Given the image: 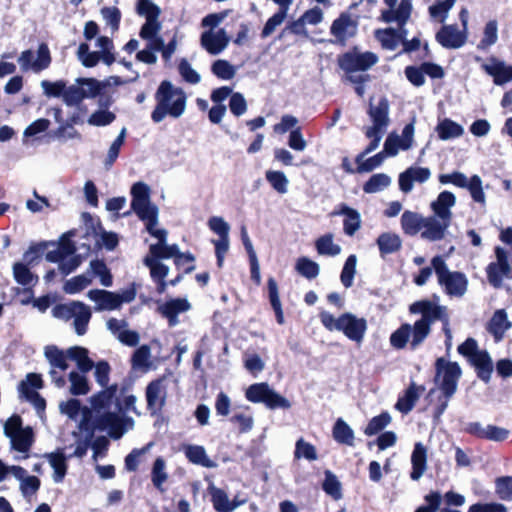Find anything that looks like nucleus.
Returning a JSON list of instances; mask_svg holds the SVG:
<instances>
[{
  "mask_svg": "<svg viewBox=\"0 0 512 512\" xmlns=\"http://www.w3.org/2000/svg\"><path fill=\"white\" fill-rule=\"evenodd\" d=\"M512 326L504 309L496 310L488 323V331L493 335L496 342L503 339L507 330Z\"/></svg>",
  "mask_w": 512,
  "mask_h": 512,
  "instance_id": "72a5a7b5",
  "label": "nucleus"
},
{
  "mask_svg": "<svg viewBox=\"0 0 512 512\" xmlns=\"http://www.w3.org/2000/svg\"><path fill=\"white\" fill-rule=\"evenodd\" d=\"M457 202L456 195L451 191L444 190L438 194L435 200L430 203L432 215L429 218L433 228L437 229L440 239H444L453 220L452 209Z\"/></svg>",
  "mask_w": 512,
  "mask_h": 512,
  "instance_id": "423d86ee",
  "label": "nucleus"
},
{
  "mask_svg": "<svg viewBox=\"0 0 512 512\" xmlns=\"http://www.w3.org/2000/svg\"><path fill=\"white\" fill-rule=\"evenodd\" d=\"M382 256L397 252L402 246V240L399 235L391 232L382 233L377 239Z\"/></svg>",
  "mask_w": 512,
  "mask_h": 512,
  "instance_id": "a19ab883",
  "label": "nucleus"
},
{
  "mask_svg": "<svg viewBox=\"0 0 512 512\" xmlns=\"http://www.w3.org/2000/svg\"><path fill=\"white\" fill-rule=\"evenodd\" d=\"M358 31V22L349 14L342 13L331 25L330 33L336 41L345 45L347 40L354 37Z\"/></svg>",
  "mask_w": 512,
  "mask_h": 512,
  "instance_id": "b1692460",
  "label": "nucleus"
},
{
  "mask_svg": "<svg viewBox=\"0 0 512 512\" xmlns=\"http://www.w3.org/2000/svg\"><path fill=\"white\" fill-rule=\"evenodd\" d=\"M315 247L319 255L335 257L342 251L340 245L334 243V236L331 233L319 237L315 242Z\"/></svg>",
  "mask_w": 512,
  "mask_h": 512,
  "instance_id": "37998d69",
  "label": "nucleus"
},
{
  "mask_svg": "<svg viewBox=\"0 0 512 512\" xmlns=\"http://www.w3.org/2000/svg\"><path fill=\"white\" fill-rule=\"evenodd\" d=\"M212 73L222 80H231L237 73V68L224 59H218L211 66Z\"/></svg>",
  "mask_w": 512,
  "mask_h": 512,
  "instance_id": "680f3d73",
  "label": "nucleus"
},
{
  "mask_svg": "<svg viewBox=\"0 0 512 512\" xmlns=\"http://www.w3.org/2000/svg\"><path fill=\"white\" fill-rule=\"evenodd\" d=\"M157 102L151 113V119L155 123L162 122L166 117L180 118L186 110L187 96L185 92L175 87L170 81H163L155 93Z\"/></svg>",
  "mask_w": 512,
  "mask_h": 512,
  "instance_id": "f257e3e1",
  "label": "nucleus"
},
{
  "mask_svg": "<svg viewBox=\"0 0 512 512\" xmlns=\"http://www.w3.org/2000/svg\"><path fill=\"white\" fill-rule=\"evenodd\" d=\"M191 305L185 298L171 299L159 306V312L168 319L170 326H176L179 323L178 314L190 310Z\"/></svg>",
  "mask_w": 512,
  "mask_h": 512,
  "instance_id": "c756f323",
  "label": "nucleus"
},
{
  "mask_svg": "<svg viewBox=\"0 0 512 512\" xmlns=\"http://www.w3.org/2000/svg\"><path fill=\"white\" fill-rule=\"evenodd\" d=\"M13 275L16 282L22 286L31 287L38 281V277L24 263L20 262L13 265Z\"/></svg>",
  "mask_w": 512,
  "mask_h": 512,
  "instance_id": "6e6d98bb",
  "label": "nucleus"
},
{
  "mask_svg": "<svg viewBox=\"0 0 512 512\" xmlns=\"http://www.w3.org/2000/svg\"><path fill=\"white\" fill-rule=\"evenodd\" d=\"M75 251L76 247L74 243L68 237L63 236L57 248L46 254V259L49 262L56 263L62 257L75 254Z\"/></svg>",
  "mask_w": 512,
  "mask_h": 512,
  "instance_id": "8fccbe9b",
  "label": "nucleus"
},
{
  "mask_svg": "<svg viewBox=\"0 0 512 512\" xmlns=\"http://www.w3.org/2000/svg\"><path fill=\"white\" fill-rule=\"evenodd\" d=\"M70 387L69 392L72 395H86L90 388L88 384V379L83 372L71 371L68 376Z\"/></svg>",
  "mask_w": 512,
  "mask_h": 512,
  "instance_id": "3c124183",
  "label": "nucleus"
},
{
  "mask_svg": "<svg viewBox=\"0 0 512 512\" xmlns=\"http://www.w3.org/2000/svg\"><path fill=\"white\" fill-rule=\"evenodd\" d=\"M498 41V22L497 20H489L483 29V35L479 41L477 48L479 50H487Z\"/></svg>",
  "mask_w": 512,
  "mask_h": 512,
  "instance_id": "09e8293b",
  "label": "nucleus"
},
{
  "mask_svg": "<svg viewBox=\"0 0 512 512\" xmlns=\"http://www.w3.org/2000/svg\"><path fill=\"white\" fill-rule=\"evenodd\" d=\"M117 386L112 385L90 398L91 410L98 414L112 409L121 410V404L116 398Z\"/></svg>",
  "mask_w": 512,
  "mask_h": 512,
  "instance_id": "393cba45",
  "label": "nucleus"
},
{
  "mask_svg": "<svg viewBox=\"0 0 512 512\" xmlns=\"http://www.w3.org/2000/svg\"><path fill=\"white\" fill-rule=\"evenodd\" d=\"M390 184L391 178L387 174L378 173L370 177L364 184L363 190L365 193H377L387 188Z\"/></svg>",
  "mask_w": 512,
  "mask_h": 512,
  "instance_id": "338daca9",
  "label": "nucleus"
},
{
  "mask_svg": "<svg viewBox=\"0 0 512 512\" xmlns=\"http://www.w3.org/2000/svg\"><path fill=\"white\" fill-rule=\"evenodd\" d=\"M495 255L496 261L487 267V277L489 283L498 288L505 278H510L512 269L508 262V252L504 248L496 247Z\"/></svg>",
  "mask_w": 512,
  "mask_h": 512,
  "instance_id": "a211bd4d",
  "label": "nucleus"
},
{
  "mask_svg": "<svg viewBox=\"0 0 512 512\" xmlns=\"http://www.w3.org/2000/svg\"><path fill=\"white\" fill-rule=\"evenodd\" d=\"M66 352L68 359L75 361L81 372L87 373L93 368V361L88 357V350L86 348L73 346L68 348Z\"/></svg>",
  "mask_w": 512,
  "mask_h": 512,
  "instance_id": "4c0bfd02",
  "label": "nucleus"
},
{
  "mask_svg": "<svg viewBox=\"0 0 512 512\" xmlns=\"http://www.w3.org/2000/svg\"><path fill=\"white\" fill-rule=\"evenodd\" d=\"M15 479L19 481V489L24 497L34 495L40 488V480L36 476L28 475L24 468L22 476Z\"/></svg>",
  "mask_w": 512,
  "mask_h": 512,
  "instance_id": "e2e57ef3",
  "label": "nucleus"
},
{
  "mask_svg": "<svg viewBox=\"0 0 512 512\" xmlns=\"http://www.w3.org/2000/svg\"><path fill=\"white\" fill-rule=\"evenodd\" d=\"M208 491L211 496L213 508L217 512H233V507H231V500H229L228 494L223 489H220L214 484H211L208 487Z\"/></svg>",
  "mask_w": 512,
  "mask_h": 512,
  "instance_id": "58836bf2",
  "label": "nucleus"
},
{
  "mask_svg": "<svg viewBox=\"0 0 512 512\" xmlns=\"http://www.w3.org/2000/svg\"><path fill=\"white\" fill-rule=\"evenodd\" d=\"M50 466L53 469L52 479L55 483H61L67 473V457L63 450L58 449L55 452L45 454Z\"/></svg>",
  "mask_w": 512,
  "mask_h": 512,
  "instance_id": "c9c22d12",
  "label": "nucleus"
},
{
  "mask_svg": "<svg viewBox=\"0 0 512 512\" xmlns=\"http://www.w3.org/2000/svg\"><path fill=\"white\" fill-rule=\"evenodd\" d=\"M266 180L270 183L275 191L280 194L288 192L289 180L284 172L268 170L265 173Z\"/></svg>",
  "mask_w": 512,
  "mask_h": 512,
  "instance_id": "69168bd1",
  "label": "nucleus"
},
{
  "mask_svg": "<svg viewBox=\"0 0 512 512\" xmlns=\"http://www.w3.org/2000/svg\"><path fill=\"white\" fill-rule=\"evenodd\" d=\"M413 339V326L403 324L395 330L390 336V344L396 349H403Z\"/></svg>",
  "mask_w": 512,
  "mask_h": 512,
  "instance_id": "49530a36",
  "label": "nucleus"
},
{
  "mask_svg": "<svg viewBox=\"0 0 512 512\" xmlns=\"http://www.w3.org/2000/svg\"><path fill=\"white\" fill-rule=\"evenodd\" d=\"M375 35L383 48L393 51L399 46L403 38L407 36V30L405 28H399L398 30L387 28L377 30Z\"/></svg>",
  "mask_w": 512,
  "mask_h": 512,
  "instance_id": "f704fd0d",
  "label": "nucleus"
},
{
  "mask_svg": "<svg viewBox=\"0 0 512 512\" xmlns=\"http://www.w3.org/2000/svg\"><path fill=\"white\" fill-rule=\"evenodd\" d=\"M141 221L145 223L146 230L156 239L158 242L156 244L150 245L149 252L154 256H165L172 257L178 254V245H168L167 244V235L168 232L165 229L157 228L159 222V211L149 215H146L145 218H139Z\"/></svg>",
  "mask_w": 512,
  "mask_h": 512,
  "instance_id": "f8f14e48",
  "label": "nucleus"
},
{
  "mask_svg": "<svg viewBox=\"0 0 512 512\" xmlns=\"http://www.w3.org/2000/svg\"><path fill=\"white\" fill-rule=\"evenodd\" d=\"M92 277L96 276L100 280V284L104 287L112 286V275L107 268L106 264L100 260H93L89 265Z\"/></svg>",
  "mask_w": 512,
  "mask_h": 512,
  "instance_id": "052dcab7",
  "label": "nucleus"
},
{
  "mask_svg": "<svg viewBox=\"0 0 512 512\" xmlns=\"http://www.w3.org/2000/svg\"><path fill=\"white\" fill-rule=\"evenodd\" d=\"M333 437L341 444L348 446L354 445L355 435L352 428L343 420L338 419L333 427Z\"/></svg>",
  "mask_w": 512,
  "mask_h": 512,
  "instance_id": "de8ad7c7",
  "label": "nucleus"
},
{
  "mask_svg": "<svg viewBox=\"0 0 512 512\" xmlns=\"http://www.w3.org/2000/svg\"><path fill=\"white\" fill-rule=\"evenodd\" d=\"M168 381L166 378H159L150 382L146 388L147 407L152 414L161 411L167 398Z\"/></svg>",
  "mask_w": 512,
  "mask_h": 512,
  "instance_id": "4be33fe9",
  "label": "nucleus"
},
{
  "mask_svg": "<svg viewBox=\"0 0 512 512\" xmlns=\"http://www.w3.org/2000/svg\"><path fill=\"white\" fill-rule=\"evenodd\" d=\"M44 356L49 363L48 374L52 382L57 388H63L66 385V379L62 373L69 367L67 352L55 345H48L44 348Z\"/></svg>",
  "mask_w": 512,
  "mask_h": 512,
  "instance_id": "dca6fc26",
  "label": "nucleus"
},
{
  "mask_svg": "<svg viewBox=\"0 0 512 512\" xmlns=\"http://www.w3.org/2000/svg\"><path fill=\"white\" fill-rule=\"evenodd\" d=\"M431 264L436 273L438 283L445 292L454 297H462L468 288V279L465 274L458 271H450L441 256H435Z\"/></svg>",
  "mask_w": 512,
  "mask_h": 512,
  "instance_id": "6e6552de",
  "label": "nucleus"
},
{
  "mask_svg": "<svg viewBox=\"0 0 512 512\" xmlns=\"http://www.w3.org/2000/svg\"><path fill=\"white\" fill-rule=\"evenodd\" d=\"M167 479L168 473L166 472V462L162 457H158L152 466L151 481L160 492H164L163 485Z\"/></svg>",
  "mask_w": 512,
  "mask_h": 512,
  "instance_id": "603ef678",
  "label": "nucleus"
},
{
  "mask_svg": "<svg viewBox=\"0 0 512 512\" xmlns=\"http://www.w3.org/2000/svg\"><path fill=\"white\" fill-rule=\"evenodd\" d=\"M325 479L322 484L324 492L335 500L342 498V485L337 476L330 470L325 471Z\"/></svg>",
  "mask_w": 512,
  "mask_h": 512,
  "instance_id": "4d7b16f0",
  "label": "nucleus"
},
{
  "mask_svg": "<svg viewBox=\"0 0 512 512\" xmlns=\"http://www.w3.org/2000/svg\"><path fill=\"white\" fill-rule=\"evenodd\" d=\"M481 67L493 78V82L497 86H503L512 81V66L496 57H490Z\"/></svg>",
  "mask_w": 512,
  "mask_h": 512,
  "instance_id": "bb28decb",
  "label": "nucleus"
},
{
  "mask_svg": "<svg viewBox=\"0 0 512 512\" xmlns=\"http://www.w3.org/2000/svg\"><path fill=\"white\" fill-rule=\"evenodd\" d=\"M420 389L422 391L424 390L423 387H420ZM418 390L419 388L414 383H412L405 391V394L398 399L397 403L395 404V408L404 414L409 413L419 399L420 395Z\"/></svg>",
  "mask_w": 512,
  "mask_h": 512,
  "instance_id": "79ce46f5",
  "label": "nucleus"
},
{
  "mask_svg": "<svg viewBox=\"0 0 512 512\" xmlns=\"http://www.w3.org/2000/svg\"><path fill=\"white\" fill-rule=\"evenodd\" d=\"M92 276L89 272L70 278L64 283L63 290L67 294H76L89 286Z\"/></svg>",
  "mask_w": 512,
  "mask_h": 512,
  "instance_id": "13d9d810",
  "label": "nucleus"
},
{
  "mask_svg": "<svg viewBox=\"0 0 512 512\" xmlns=\"http://www.w3.org/2000/svg\"><path fill=\"white\" fill-rule=\"evenodd\" d=\"M130 193L131 209L138 218H145L146 215L159 211L158 207L151 202V189L145 182L134 183Z\"/></svg>",
  "mask_w": 512,
  "mask_h": 512,
  "instance_id": "f3484780",
  "label": "nucleus"
},
{
  "mask_svg": "<svg viewBox=\"0 0 512 512\" xmlns=\"http://www.w3.org/2000/svg\"><path fill=\"white\" fill-rule=\"evenodd\" d=\"M59 410L72 420H77L81 416L79 428L86 427L89 415L91 413L88 407H82L78 399H69L59 404Z\"/></svg>",
  "mask_w": 512,
  "mask_h": 512,
  "instance_id": "2f4dec72",
  "label": "nucleus"
},
{
  "mask_svg": "<svg viewBox=\"0 0 512 512\" xmlns=\"http://www.w3.org/2000/svg\"><path fill=\"white\" fill-rule=\"evenodd\" d=\"M470 361L478 370V376L485 382L489 381L492 373V360L486 351L479 350Z\"/></svg>",
  "mask_w": 512,
  "mask_h": 512,
  "instance_id": "ea45409f",
  "label": "nucleus"
},
{
  "mask_svg": "<svg viewBox=\"0 0 512 512\" xmlns=\"http://www.w3.org/2000/svg\"><path fill=\"white\" fill-rule=\"evenodd\" d=\"M4 435L9 438L11 449L18 454L13 458L16 461L29 457V451L34 443V434L31 427H22L21 417L13 415L4 424Z\"/></svg>",
  "mask_w": 512,
  "mask_h": 512,
  "instance_id": "20e7f679",
  "label": "nucleus"
},
{
  "mask_svg": "<svg viewBox=\"0 0 512 512\" xmlns=\"http://www.w3.org/2000/svg\"><path fill=\"white\" fill-rule=\"evenodd\" d=\"M415 127L414 123L407 124L402 134L391 133L385 140L384 152L387 156H396L400 150H408L411 148L414 139Z\"/></svg>",
  "mask_w": 512,
  "mask_h": 512,
  "instance_id": "aec40b11",
  "label": "nucleus"
},
{
  "mask_svg": "<svg viewBox=\"0 0 512 512\" xmlns=\"http://www.w3.org/2000/svg\"><path fill=\"white\" fill-rule=\"evenodd\" d=\"M267 285H268L269 300H270L271 306L276 314L277 322L282 325L284 323V314H283V309H282V305H281V301H280V297H279V290H278L277 282L275 281L274 278L271 277L268 279Z\"/></svg>",
  "mask_w": 512,
  "mask_h": 512,
  "instance_id": "864d4df0",
  "label": "nucleus"
},
{
  "mask_svg": "<svg viewBox=\"0 0 512 512\" xmlns=\"http://www.w3.org/2000/svg\"><path fill=\"white\" fill-rule=\"evenodd\" d=\"M410 312L422 315L421 319L413 325V339L411 349H416L427 338L431 331V324L436 320H447L446 307L424 300L413 303Z\"/></svg>",
  "mask_w": 512,
  "mask_h": 512,
  "instance_id": "f03ea898",
  "label": "nucleus"
},
{
  "mask_svg": "<svg viewBox=\"0 0 512 512\" xmlns=\"http://www.w3.org/2000/svg\"><path fill=\"white\" fill-rule=\"evenodd\" d=\"M436 131L441 140L458 138L464 133L463 127L450 119L440 121L436 127Z\"/></svg>",
  "mask_w": 512,
  "mask_h": 512,
  "instance_id": "a18cd8bd",
  "label": "nucleus"
},
{
  "mask_svg": "<svg viewBox=\"0 0 512 512\" xmlns=\"http://www.w3.org/2000/svg\"><path fill=\"white\" fill-rule=\"evenodd\" d=\"M435 382L447 399L451 398L457 391L458 380L462 371L458 363L448 362L443 358L436 361Z\"/></svg>",
  "mask_w": 512,
  "mask_h": 512,
  "instance_id": "9b49d317",
  "label": "nucleus"
},
{
  "mask_svg": "<svg viewBox=\"0 0 512 512\" xmlns=\"http://www.w3.org/2000/svg\"><path fill=\"white\" fill-rule=\"evenodd\" d=\"M468 32L455 25H444L436 34L437 42L447 49H458L465 45Z\"/></svg>",
  "mask_w": 512,
  "mask_h": 512,
  "instance_id": "a878e982",
  "label": "nucleus"
},
{
  "mask_svg": "<svg viewBox=\"0 0 512 512\" xmlns=\"http://www.w3.org/2000/svg\"><path fill=\"white\" fill-rule=\"evenodd\" d=\"M17 61L23 72L40 73L50 67L52 57L48 45L41 43L37 47L36 56L31 49H27L21 52Z\"/></svg>",
  "mask_w": 512,
  "mask_h": 512,
  "instance_id": "2eb2a0df",
  "label": "nucleus"
},
{
  "mask_svg": "<svg viewBox=\"0 0 512 512\" xmlns=\"http://www.w3.org/2000/svg\"><path fill=\"white\" fill-rule=\"evenodd\" d=\"M246 398L253 403H264L270 409L290 408L289 400L275 392L267 383H256L246 390Z\"/></svg>",
  "mask_w": 512,
  "mask_h": 512,
  "instance_id": "4468645a",
  "label": "nucleus"
},
{
  "mask_svg": "<svg viewBox=\"0 0 512 512\" xmlns=\"http://www.w3.org/2000/svg\"><path fill=\"white\" fill-rule=\"evenodd\" d=\"M96 47L99 48L101 61L110 66L115 61L113 41L107 36H100L96 40Z\"/></svg>",
  "mask_w": 512,
  "mask_h": 512,
  "instance_id": "774afa93",
  "label": "nucleus"
},
{
  "mask_svg": "<svg viewBox=\"0 0 512 512\" xmlns=\"http://www.w3.org/2000/svg\"><path fill=\"white\" fill-rule=\"evenodd\" d=\"M170 257L165 256H154L150 252L145 257L144 263L150 269L151 277L154 280H163L169 273L168 266L159 262V259H169Z\"/></svg>",
  "mask_w": 512,
  "mask_h": 512,
  "instance_id": "c03bdc74",
  "label": "nucleus"
},
{
  "mask_svg": "<svg viewBox=\"0 0 512 512\" xmlns=\"http://www.w3.org/2000/svg\"><path fill=\"white\" fill-rule=\"evenodd\" d=\"M428 450L422 442H417L411 454L412 471L410 478L418 481L427 470Z\"/></svg>",
  "mask_w": 512,
  "mask_h": 512,
  "instance_id": "7c9ffc66",
  "label": "nucleus"
},
{
  "mask_svg": "<svg viewBox=\"0 0 512 512\" xmlns=\"http://www.w3.org/2000/svg\"><path fill=\"white\" fill-rule=\"evenodd\" d=\"M52 315L63 321L72 320L75 333L82 336L87 332L92 312L90 307L85 303L80 301H71L69 303L54 306L52 309Z\"/></svg>",
  "mask_w": 512,
  "mask_h": 512,
  "instance_id": "0eeeda50",
  "label": "nucleus"
},
{
  "mask_svg": "<svg viewBox=\"0 0 512 512\" xmlns=\"http://www.w3.org/2000/svg\"><path fill=\"white\" fill-rule=\"evenodd\" d=\"M184 452L188 460L193 464L206 468H214L217 466L216 463L207 456L203 446L187 445L184 447Z\"/></svg>",
  "mask_w": 512,
  "mask_h": 512,
  "instance_id": "e433bc0d",
  "label": "nucleus"
},
{
  "mask_svg": "<svg viewBox=\"0 0 512 512\" xmlns=\"http://www.w3.org/2000/svg\"><path fill=\"white\" fill-rule=\"evenodd\" d=\"M134 425V421L123 415L121 410H109L94 416L93 429L105 431L111 438L119 439Z\"/></svg>",
  "mask_w": 512,
  "mask_h": 512,
  "instance_id": "1a4fd4ad",
  "label": "nucleus"
},
{
  "mask_svg": "<svg viewBox=\"0 0 512 512\" xmlns=\"http://www.w3.org/2000/svg\"><path fill=\"white\" fill-rule=\"evenodd\" d=\"M201 46L210 55H219L222 53L230 42V37L224 29H209L201 35Z\"/></svg>",
  "mask_w": 512,
  "mask_h": 512,
  "instance_id": "5701e85b",
  "label": "nucleus"
},
{
  "mask_svg": "<svg viewBox=\"0 0 512 512\" xmlns=\"http://www.w3.org/2000/svg\"><path fill=\"white\" fill-rule=\"evenodd\" d=\"M438 180L442 185L452 184L458 188L467 189L472 199L480 204H485L486 196L482 187V179L479 175H473L468 178L460 171L440 174Z\"/></svg>",
  "mask_w": 512,
  "mask_h": 512,
  "instance_id": "ddd939ff",
  "label": "nucleus"
},
{
  "mask_svg": "<svg viewBox=\"0 0 512 512\" xmlns=\"http://www.w3.org/2000/svg\"><path fill=\"white\" fill-rule=\"evenodd\" d=\"M429 216L406 210L401 216V228L406 235L415 236L418 233L424 240L435 242L440 241L437 229L433 228Z\"/></svg>",
  "mask_w": 512,
  "mask_h": 512,
  "instance_id": "9d476101",
  "label": "nucleus"
},
{
  "mask_svg": "<svg viewBox=\"0 0 512 512\" xmlns=\"http://www.w3.org/2000/svg\"><path fill=\"white\" fill-rule=\"evenodd\" d=\"M431 177V171L427 167L412 166L399 175V188L404 193L413 190L414 182L425 183Z\"/></svg>",
  "mask_w": 512,
  "mask_h": 512,
  "instance_id": "cd10ccee",
  "label": "nucleus"
},
{
  "mask_svg": "<svg viewBox=\"0 0 512 512\" xmlns=\"http://www.w3.org/2000/svg\"><path fill=\"white\" fill-rule=\"evenodd\" d=\"M368 115L373 124L367 128L366 136H371L377 131L385 133L390 122L388 100L381 98L377 104L370 103Z\"/></svg>",
  "mask_w": 512,
  "mask_h": 512,
  "instance_id": "412c9836",
  "label": "nucleus"
},
{
  "mask_svg": "<svg viewBox=\"0 0 512 512\" xmlns=\"http://www.w3.org/2000/svg\"><path fill=\"white\" fill-rule=\"evenodd\" d=\"M295 268L300 275L307 279L316 278L320 272L319 264L307 257H300Z\"/></svg>",
  "mask_w": 512,
  "mask_h": 512,
  "instance_id": "0e129e2a",
  "label": "nucleus"
},
{
  "mask_svg": "<svg viewBox=\"0 0 512 512\" xmlns=\"http://www.w3.org/2000/svg\"><path fill=\"white\" fill-rule=\"evenodd\" d=\"M43 380L40 374L28 373L24 380L18 385V391L22 397L31 402L37 410H44L45 399L34 389H41Z\"/></svg>",
  "mask_w": 512,
  "mask_h": 512,
  "instance_id": "6ab92c4d",
  "label": "nucleus"
},
{
  "mask_svg": "<svg viewBox=\"0 0 512 512\" xmlns=\"http://www.w3.org/2000/svg\"><path fill=\"white\" fill-rule=\"evenodd\" d=\"M364 156H365L364 154H360L356 158V162L358 164L357 172H359V173L371 172L375 168L379 167L383 163V161L387 155L383 150L368 159H364Z\"/></svg>",
  "mask_w": 512,
  "mask_h": 512,
  "instance_id": "bf43d9fd",
  "label": "nucleus"
},
{
  "mask_svg": "<svg viewBox=\"0 0 512 512\" xmlns=\"http://www.w3.org/2000/svg\"><path fill=\"white\" fill-rule=\"evenodd\" d=\"M126 132H127L126 128L125 127L122 128L120 133L116 137V139L111 143V145L107 151L105 160L103 162L106 170H109L113 166L115 161L117 160L119 153H120V149L125 142Z\"/></svg>",
  "mask_w": 512,
  "mask_h": 512,
  "instance_id": "5fc2aeb1",
  "label": "nucleus"
},
{
  "mask_svg": "<svg viewBox=\"0 0 512 512\" xmlns=\"http://www.w3.org/2000/svg\"><path fill=\"white\" fill-rule=\"evenodd\" d=\"M87 297L95 303V311H111L119 308L117 294L107 290L93 289Z\"/></svg>",
  "mask_w": 512,
  "mask_h": 512,
  "instance_id": "c85d7f7f",
  "label": "nucleus"
},
{
  "mask_svg": "<svg viewBox=\"0 0 512 512\" xmlns=\"http://www.w3.org/2000/svg\"><path fill=\"white\" fill-rule=\"evenodd\" d=\"M378 62V56L373 52H360L357 48L343 54L338 59L340 68L346 72L347 79L352 83H364L369 75L356 72H365Z\"/></svg>",
  "mask_w": 512,
  "mask_h": 512,
  "instance_id": "39448f33",
  "label": "nucleus"
},
{
  "mask_svg": "<svg viewBox=\"0 0 512 512\" xmlns=\"http://www.w3.org/2000/svg\"><path fill=\"white\" fill-rule=\"evenodd\" d=\"M332 215H342L345 217L343 221V230L348 236H353L361 228L360 213L346 204H341L339 210L334 211Z\"/></svg>",
  "mask_w": 512,
  "mask_h": 512,
  "instance_id": "473e14b6",
  "label": "nucleus"
},
{
  "mask_svg": "<svg viewBox=\"0 0 512 512\" xmlns=\"http://www.w3.org/2000/svg\"><path fill=\"white\" fill-rule=\"evenodd\" d=\"M320 320L327 330L342 332L348 339L356 343H361L366 334L367 321L352 313H344L335 317L329 312H322Z\"/></svg>",
  "mask_w": 512,
  "mask_h": 512,
  "instance_id": "7ed1b4c3",
  "label": "nucleus"
}]
</instances>
